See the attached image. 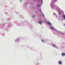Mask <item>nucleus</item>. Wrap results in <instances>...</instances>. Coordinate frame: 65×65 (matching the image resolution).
Instances as JSON below:
<instances>
[{"label": "nucleus", "mask_w": 65, "mask_h": 65, "mask_svg": "<svg viewBox=\"0 0 65 65\" xmlns=\"http://www.w3.org/2000/svg\"><path fill=\"white\" fill-rule=\"evenodd\" d=\"M38 23L40 24H41L42 23V21H40L38 22Z\"/></svg>", "instance_id": "f03ea898"}, {"label": "nucleus", "mask_w": 65, "mask_h": 65, "mask_svg": "<svg viewBox=\"0 0 65 65\" xmlns=\"http://www.w3.org/2000/svg\"><path fill=\"white\" fill-rule=\"evenodd\" d=\"M47 24H48L49 25H50V27L51 28V29H54V28L53 27V26H52L51 25H52V24H51L50 22H47Z\"/></svg>", "instance_id": "f257e3e1"}, {"label": "nucleus", "mask_w": 65, "mask_h": 65, "mask_svg": "<svg viewBox=\"0 0 65 65\" xmlns=\"http://www.w3.org/2000/svg\"><path fill=\"white\" fill-rule=\"evenodd\" d=\"M35 0H34V1H35Z\"/></svg>", "instance_id": "9b49d317"}, {"label": "nucleus", "mask_w": 65, "mask_h": 65, "mask_svg": "<svg viewBox=\"0 0 65 65\" xmlns=\"http://www.w3.org/2000/svg\"><path fill=\"white\" fill-rule=\"evenodd\" d=\"M53 46H56V45H53Z\"/></svg>", "instance_id": "0eeeda50"}, {"label": "nucleus", "mask_w": 65, "mask_h": 65, "mask_svg": "<svg viewBox=\"0 0 65 65\" xmlns=\"http://www.w3.org/2000/svg\"><path fill=\"white\" fill-rule=\"evenodd\" d=\"M62 56H64L65 55V53H63L62 54Z\"/></svg>", "instance_id": "20e7f679"}, {"label": "nucleus", "mask_w": 65, "mask_h": 65, "mask_svg": "<svg viewBox=\"0 0 65 65\" xmlns=\"http://www.w3.org/2000/svg\"><path fill=\"white\" fill-rule=\"evenodd\" d=\"M42 15H43V16H44V14H42Z\"/></svg>", "instance_id": "1a4fd4ad"}, {"label": "nucleus", "mask_w": 65, "mask_h": 65, "mask_svg": "<svg viewBox=\"0 0 65 65\" xmlns=\"http://www.w3.org/2000/svg\"><path fill=\"white\" fill-rule=\"evenodd\" d=\"M63 18H64V19L65 20V15H64L63 16Z\"/></svg>", "instance_id": "6e6552de"}, {"label": "nucleus", "mask_w": 65, "mask_h": 65, "mask_svg": "<svg viewBox=\"0 0 65 65\" xmlns=\"http://www.w3.org/2000/svg\"><path fill=\"white\" fill-rule=\"evenodd\" d=\"M59 63L60 64H62V62L61 61H59Z\"/></svg>", "instance_id": "39448f33"}, {"label": "nucleus", "mask_w": 65, "mask_h": 65, "mask_svg": "<svg viewBox=\"0 0 65 65\" xmlns=\"http://www.w3.org/2000/svg\"><path fill=\"white\" fill-rule=\"evenodd\" d=\"M38 6H39V5H38Z\"/></svg>", "instance_id": "9d476101"}, {"label": "nucleus", "mask_w": 65, "mask_h": 65, "mask_svg": "<svg viewBox=\"0 0 65 65\" xmlns=\"http://www.w3.org/2000/svg\"><path fill=\"white\" fill-rule=\"evenodd\" d=\"M41 41H42V42H44V41H43L42 39L41 40Z\"/></svg>", "instance_id": "423d86ee"}, {"label": "nucleus", "mask_w": 65, "mask_h": 65, "mask_svg": "<svg viewBox=\"0 0 65 65\" xmlns=\"http://www.w3.org/2000/svg\"><path fill=\"white\" fill-rule=\"evenodd\" d=\"M32 16L33 17V18H35L36 17V15H32Z\"/></svg>", "instance_id": "7ed1b4c3"}]
</instances>
